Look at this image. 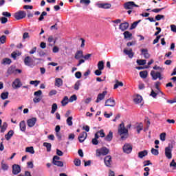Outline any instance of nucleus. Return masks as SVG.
<instances>
[{
	"label": "nucleus",
	"instance_id": "f257e3e1",
	"mask_svg": "<svg viewBox=\"0 0 176 176\" xmlns=\"http://www.w3.org/2000/svg\"><path fill=\"white\" fill-rule=\"evenodd\" d=\"M118 134L121 135V140L124 141L129 138V130L124 126V123H121L118 127Z\"/></svg>",
	"mask_w": 176,
	"mask_h": 176
},
{
	"label": "nucleus",
	"instance_id": "f03ea898",
	"mask_svg": "<svg viewBox=\"0 0 176 176\" xmlns=\"http://www.w3.org/2000/svg\"><path fill=\"white\" fill-rule=\"evenodd\" d=\"M173 148H174L173 143H169L168 146L165 148V155L167 159H171L173 157Z\"/></svg>",
	"mask_w": 176,
	"mask_h": 176
},
{
	"label": "nucleus",
	"instance_id": "7ed1b4c3",
	"mask_svg": "<svg viewBox=\"0 0 176 176\" xmlns=\"http://www.w3.org/2000/svg\"><path fill=\"white\" fill-rule=\"evenodd\" d=\"M109 153V149L107 147H102L96 150V156L100 157V156H107Z\"/></svg>",
	"mask_w": 176,
	"mask_h": 176
},
{
	"label": "nucleus",
	"instance_id": "20e7f679",
	"mask_svg": "<svg viewBox=\"0 0 176 176\" xmlns=\"http://www.w3.org/2000/svg\"><path fill=\"white\" fill-rule=\"evenodd\" d=\"M124 8L126 10H133L134 8H139V6L135 4L134 1H128L124 4Z\"/></svg>",
	"mask_w": 176,
	"mask_h": 176
},
{
	"label": "nucleus",
	"instance_id": "39448f33",
	"mask_svg": "<svg viewBox=\"0 0 176 176\" xmlns=\"http://www.w3.org/2000/svg\"><path fill=\"white\" fill-rule=\"evenodd\" d=\"M25 16H27V13H25V11L23 10H19L14 14V17L16 20H22V19H25Z\"/></svg>",
	"mask_w": 176,
	"mask_h": 176
},
{
	"label": "nucleus",
	"instance_id": "423d86ee",
	"mask_svg": "<svg viewBox=\"0 0 176 176\" xmlns=\"http://www.w3.org/2000/svg\"><path fill=\"white\" fill-rule=\"evenodd\" d=\"M151 75L152 76L153 80H156L157 79L162 80V79H163L162 74L159 72H155V71L152 70L151 72Z\"/></svg>",
	"mask_w": 176,
	"mask_h": 176
},
{
	"label": "nucleus",
	"instance_id": "0eeeda50",
	"mask_svg": "<svg viewBox=\"0 0 176 176\" xmlns=\"http://www.w3.org/2000/svg\"><path fill=\"white\" fill-rule=\"evenodd\" d=\"M122 149L124 153H131V151H133V146H131V144L126 143L124 145Z\"/></svg>",
	"mask_w": 176,
	"mask_h": 176
},
{
	"label": "nucleus",
	"instance_id": "6e6552de",
	"mask_svg": "<svg viewBox=\"0 0 176 176\" xmlns=\"http://www.w3.org/2000/svg\"><path fill=\"white\" fill-rule=\"evenodd\" d=\"M20 173H21V168L20 166L14 164L12 166V174H14V175H17V174H20Z\"/></svg>",
	"mask_w": 176,
	"mask_h": 176
},
{
	"label": "nucleus",
	"instance_id": "1a4fd4ad",
	"mask_svg": "<svg viewBox=\"0 0 176 176\" xmlns=\"http://www.w3.org/2000/svg\"><path fill=\"white\" fill-rule=\"evenodd\" d=\"M96 6H98V8H99V9H111L112 5L111 3H97Z\"/></svg>",
	"mask_w": 176,
	"mask_h": 176
},
{
	"label": "nucleus",
	"instance_id": "9d476101",
	"mask_svg": "<svg viewBox=\"0 0 176 176\" xmlns=\"http://www.w3.org/2000/svg\"><path fill=\"white\" fill-rule=\"evenodd\" d=\"M107 93L108 92L107 91H104L102 94H99L98 95L96 102H97V104H98V102H100V101H102V100H104L105 98V96H107Z\"/></svg>",
	"mask_w": 176,
	"mask_h": 176
},
{
	"label": "nucleus",
	"instance_id": "9b49d317",
	"mask_svg": "<svg viewBox=\"0 0 176 176\" xmlns=\"http://www.w3.org/2000/svg\"><path fill=\"white\" fill-rule=\"evenodd\" d=\"M104 164L107 167H111L112 164V157L111 155H107L104 159Z\"/></svg>",
	"mask_w": 176,
	"mask_h": 176
},
{
	"label": "nucleus",
	"instance_id": "f8f14e48",
	"mask_svg": "<svg viewBox=\"0 0 176 176\" xmlns=\"http://www.w3.org/2000/svg\"><path fill=\"white\" fill-rule=\"evenodd\" d=\"M21 86H22L21 81H20L19 78L15 79L12 82L13 89H19L21 87Z\"/></svg>",
	"mask_w": 176,
	"mask_h": 176
},
{
	"label": "nucleus",
	"instance_id": "ddd939ff",
	"mask_svg": "<svg viewBox=\"0 0 176 176\" xmlns=\"http://www.w3.org/2000/svg\"><path fill=\"white\" fill-rule=\"evenodd\" d=\"M115 105H116V102H115V100L112 98L107 99L105 101V107H115Z\"/></svg>",
	"mask_w": 176,
	"mask_h": 176
},
{
	"label": "nucleus",
	"instance_id": "4468645a",
	"mask_svg": "<svg viewBox=\"0 0 176 176\" xmlns=\"http://www.w3.org/2000/svg\"><path fill=\"white\" fill-rule=\"evenodd\" d=\"M87 138V133L82 132L78 136L79 142H84V141Z\"/></svg>",
	"mask_w": 176,
	"mask_h": 176
},
{
	"label": "nucleus",
	"instance_id": "2eb2a0df",
	"mask_svg": "<svg viewBox=\"0 0 176 176\" xmlns=\"http://www.w3.org/2000/svg\"><path fill=\"white\" fill-rule=\"evenodd\" d=\"M35 123H36V118H32L28 120V127H34L35 126Z\"/></svg>",
	"mask_w": 176,
	"mask_h": 176
},
{
	"label": "nucleus",
	"instance_id": "dca6fc26",
	"mask_svg": "<svg viewBox=\"0 0 176 176\" xmlns=\"http://www.w3.org/2000/svg\"><path fill=\"white\" fill-rule=\"evenodd\" d=\"M0 133H3L4 131H6V129H8V123L7 122H3L2 125V120L0 119Z\"/></svg>",
	"mask_w": 176,
	"mask_h": 176
},
{
	"label": "nucleus",
	"instance_id": "f3484780",
	"mask_svg": "<svg viewBox=\"0 0 176 176\" xmlns=\"http://www.w3.org/2000/svg\"><path fill=\"white\" fill-rule=\"evenodd\" d=\"M124 54H126V56H129V58H133L134 57V53H133V50H127L124 49Z\"/></svg>",
	"mask_w": 176,
	"mask_h": 176
},
{
	"label": "nucleus",
	"instance_id": "a211bd4d",
	"mask_svg": "<svg viewBox=\"0 0 176 176\" xmlns=\"http://www.w3.org/2000/svg\"><path fill=\"white\" fill-rule=\"evenodd\" d=\"M133 101L135 104H141L142 102V96L138 94L134 97Z\"/></svg>",
	"mask_w": 176,
	"mask_h": 176
},
{
	"label": "nucleus",
	"instance_id": "6ab92c4d",
	"mask_svg": "<svg viewBox=\"0 0 176 176\" xmlns=\"http://www.w3.org/2000/svg\"><path fill=\"white\" fill-rule=\"evenodd\" d=\"M1 166L3 171H8L9 170V165L3 160L1 162Z\"/></svg>",
	"mask_w": 176,
	"mask_h": 176
},
{
	"label": "nucleus",
	"instance_id": "aec40b11",
	"mask_svg": "<svg viewBox=\"0 0 176 176\" xmlns=\"http://www.w3.org/2000/svg\"><path fill=\"white\" fill-rule=\"evenodd\" d=\"M129 23L124 22L120 25L119 29L121 30V31H126L129 28Z\"/></svg>",
	"mask_w": 176,
	"mask_h": 176
},
{
	"label": "nucleus",
	"instance_id": "412c9836",
	"mask_svg": "<svg viewBox=\"0 0 176 176\" xmlns=\"http://www.w3.org/2000/svg\"><path fill=\"white\" fill-rule=\"evenodd\" d=\"M74 58H76V60L83 58V51L82 50L77 51L75 54Z\"/></svg>",
	"mask_w": 176,
	"mask_h": 176
},
{
	"label": "nucleus",
	"instance_id": "4be33fe9",
	"mask_svg": "<svg viewBox=\"0 0 176 176\" xmlns=\"http://www.w3.org/2000/svg\"><path fill=\"white\" fill-rule=\"evenodd\" d=\"M112 138H113V133L112 131H109V134L104 138V140L107 141V142H111L112 141Z\"/></svg>",
	"mask_w": 176,
	"mask_h": 176
},
{
	"label": "nucleus",
	"instance_id": "5701e85b",
	"mask_svg": "<svg viewBox=\"0 0 176 176\" xmlns=\"http://www.w3.org/2000/svg\"><path fill=\"white\" fill-rule=\"evenodd\" d=\"M1 64L3 65H10L12 64V60L9 58H5L2 60Z\"/></svg>",
	"mask_w": 176,
	"mask_h": 176
},
{
	"label": "nucleus",
	"instance_id": "b1692460",
	"mask_svg": "<svg viewBox=\"0 0 176 176\" xmlns=\"http://www.w3.org/2000/svg\"><path fill=\"white\" fill-rule=\"evenodd\" d=\"M14 134V132L13 130H10L7 134L5 135V138L7 140V141H9L13 137V135Z\"/></svg>",
	"mask_w": 176,
	"mask_h": 176
},
{
	"label": "nucleus",
	"instance_id": "393cba45",
	"mask_svg": "<svg viewBox=\"0 0 176 176\" xmlns=\"http://www.w3.org/2000/svg\"><path fill=\"white\" fill-rule=\"evenodd\" d=\"M55 86H56V87H60V86H63V80L61 78H56L55 79Z\"/></svg>",
	"mask_w": 176,
	"mask_h": 176
},
{
	"label": "nucleus",
	"instance_id": "a878e982",
	"mask_svg": "<svg viewBox=\"0 0 176 176\" xmlns=\"http://www.w3.org/2000/svg\"><path fill=\"white\" fill-rule=\"evenodd\" d=\"M147 155L148 151L144 150L138 153V157H140V159H142L143 157H145V156H146Z\"/></svg>",
	"mask_w": 176,
	"mask_h": 176
},
{
	"label": "nucleus",
	"instance_id": "bb28decb",
	"mask_svg": "<svg viewBox=\"0 0 176 176\" xmlns=\"http://www.w3.org/2000/svg\"><path fill=\"white\" fill-rule=\"evenodd\" d=\"M14 72H16V67L14 66L10 67L7 70V74L8 75H12V74H14Z\"/></svg>",
	"mask_w": 176,
	"mask_h": 176
},
{
	"label": "nucleus",
	"instance_id": "cd10ccee",
	"mask_svg": "<svg viewBox=\"0 0 176 176\" xmlns=\"http://www.w3.org/2000/svg\"><path fill=\"white\" fill-rule=\"evenodd\" d=\"M142 54H143L144 58H149L151 55H149V53H148V50L146 49H142Z\"/></svg>",
	"mask_w": 176,
	"mask_h": 176
},
{
	"label": "nucleus",
	"instance_id": "c85d7f7f",
	"mask_svg": "<svg viewBox=\"0 0 176 176\" xmlns=\"http://www.w3.org/2000/svg\"><path fill=\"white\" fill-rule=\"evenodd\" d=\"M24 63L26 65H30L32 63V58L27 56L24 59Z\"/></svg>",
	"mask_w": 176,
	"mask_h": 176
},
{
	"label": "nucleus",
	"instance_id": "c756f323",
	"mask_svg": "<svg viewBox=\"0 0 176 176\" xmlns=\"http://www.w3.org/2000/svg\"><path fill=\"white\" fill-rule=\"evenodd\" d=\"M25 152L28 153H31V155H34V153H35V151L34 150L33 146L27 147L25 148Z\"/></svg>",
	"mask_w": 176,
	"mask_h": 176
},
{
	"label": "nucleus",
	"instance_id": "7c9ffc66",
	"mask_svg": "<svg viewBox=\"0 0 176 176\" xmlns=\"http://www.w3.org/2000/svg\"><path fill=\"white\" fill-rule=\"evenodd\" d=\"M140 76L142 79H146V77L148 76V72L146 71H142L140 72Z\"/></svg>",
	"mask_w": 176,
	"mask_h": 176
},
{
	"label": "nucleus",
	"instance_id": "2f4dec72",
	"mask_svg": "<svg viewBox=\"0 0 176 176\" xmlns=\"http://www.w3.org/2000/svg\"><path fill=\"white\" fill-rule=\"evenodd\" d=\"M43 146H45V148H47V152H50L52 151V144L44 142Z\"/></svg>",
	"mask_w": 176,
	"mask_h": 176
},
{
	"label": "nucleus",
	"instance_id": "473e14b6",
	"mask_svg": "<svg viewBox=\"0 0 176 176\" xmlns=\"http://www.w3.org/2000/svg\"><path fill=\"white\" fill-rule=\"evenodd\" d=\"M118 87H123V82L116 80V84L114 85V89H118Z\"/></svg>",
	"mask_w": 176,
	"mask_h": 176
},
{
	"label": "nucleus",
	"instance_id": "72a5a7b5",
	"mask_svg": "<svg viewBox=\"0 0 176 176\" xmlns=\"http://www.w3.org/2000/svg\"><path fill=\"white\" fill-rule=\"evenodd\" d=\"M136 129H137L138 134H140V133H141V131H142L144 129V125L142 124V123H140L136 126Z\"/></svg>",
	"mask_w": 176,
	"mask_h": 176
},
{
	"label": "nucleus",
	"instance_id": "f704fd0d",
	"mask_svg": "<svg viewBox=\"0 0 176 176\" xmlns=\"http://www.w3.org/2000/svg\"><path fill=\"white\" fill-rule=\"evenodd\" d=\"M98 68L99 71H102V69H104V61L101 60L98 62Z\"/></svg>",
	"mask_w": 176,
	"mask_h": 176
},
{
	"label": "nucleus",
	"instance_id": "c9c22d12",
	"mask_svg": "<svg viewBox=\"0 0 176 176\" xmlns=\"http://www.w3.org/2000/svg\"><path fill=\"white\" fill-rule=\"evenodd\" d=\"M20 129L21 131H25V122L21 121L19 124Z\"/></svg>",
	"mask_w": 176,
	"mask_h": 176
},
{
	"label": "nucleus",
	"instance_id": "e433bc0d",
	"mask_svg": "<svg viewBox=\"0 0 176 176\" xmlns=\"http://www.w3.org/2000/svg\"><path fill=\"white\" fill-rule=\"evenodd\" d=\"M53 164L58 167H63L64 166V163L61 161H54Z\"/></svg>",
	"mask_w": 176,
	"mask_h": 176
},
{
	"label": "nucleus",
	"instance_id": "4c0bfd02",
	"mask_svg": "<svg viewBox=\"0 0 176 176\" xmlns=\"http://www.w3.org/2000/svg\"><path fill=\"white\" fill-rule=\"evenodd\" d=\"M160 91H153V89L151 90V93L150 94V96H151V97H153V98H156V97L157 96V95L159 94Z\"/></svg>",
	"mask_w": 176,
	"mask_h": 176
},
{
	"label": "nucleus",
	"instance_id": "58836bf2",
	"mask_svg": "<svg viewBox=\"0 0 176 176\" xmlns=\"http://www.w3.org/2000/svg\"><path fill=\"white\" fill-rule=\"evenodd\" d=\"M61 104L63 105V107H65V105H67V104H68V96H65L63 99V100L61 101Z\"/></svg>",
	"mask_w": 176,
	"mask_h": 176
},
{
	"label": "nucleus",
	"instance_id": "ea45409f",
	"mask_svg": "<svg viewBox=\"0 0 176 176\" xmlns=\"http://www.w3.org/2000/svg\"><path fill=\"white\" fill-rule=\"evenodd\" d=\"M9 97V93L8 92H3L1 95V98L2 100H6Z\"/></svg>",
	"mask_w": 176,
	"mask_h": 176
},
{
	"label": "nucleus",
	"instance_id": "a19ab883",
	"mask_svg": "<svg viewBox=\"0 0 176 176\" xmlns=\"http://www.w3.org/2000/svg\"><path fill=\"white\" fill-rule=\"evenodd\" d=\"M45 16H47V12L43 11L40 15V17L38 18V21H42L43 19H45Z\"/></svg>",
	"mask_w": 176,
	"mask_h": 176
},
{
	"label": "nucleus",
	"instance_id": "79ce46f5",
	"mask_svg": "<svg viewBox=\"0 0 176 176\" xmlns=\"http://www.w3.org/2000/svg\"><path fill=\"white\" fill-rule=\"evenodd\" d=\"M57 104L54 103L52 106V111H51V113H55L56 111H57Z\"/></svg>",
	"mask_w": 176,
	"mask_h": 176
},
{
	"label": "nucleus",
	"instance_id": "37998d69",
	"mask_svg": "<svg viewBox=\"0 0 176 176\" xmlns=\"http://www.w3.org/2000/svg\"><path fill=\"white\" fill-rule=\"evenodd\" d=\"M136 63L138 65H145L146 64V60H137Z\"/></svg>",
	"mask_w": 176,
	"mask_h": 176
},
{
	"label": "nucleus",
	"instance_id": "c03bdc74",
	"mask_svg": "<svg viewBox=\"0 0 176 176\" xmlns=\"http://www.w3.org/2000/svg\"><path fill=\"white\" fill-rule=\"evenodd\" d=\"M132 35L133 34L129 31H126L125 32H124V36L126 39H128V38H131Z\"/></svg>",
	"mask_w": 176,
	"mask_h": 176
},
{
	"label": "nucleus",
	"instance_id": "a18cd8bd",
	"mask_svg": "<svg viewBox=\"0 0 176 176\" xmlns=\"http://www.w3.org/2000/svg\"><path fill=\"white\" fill-rule=\"evenodd\" d=\"M72 116H70V117H68L66 122H67V124L69 125V126H72V124H74V123L72 122Z\"/></svg>",
	"mask_w": 176,
	"mask_h": 176
},
{
	"label": "nucleus",
	"instance_id": "49530a36",
	"mask_svg": "<svg viewBox=\"0 0 176 176\" xmlns=\"http://www.w3.org/2000/svg\"><path fill=\"white\" fill-rule=\"evenodd\" d=\"M139 23H141V20L134 22L131 26V30H134L138 25Z\"/></svg>",
	"mask_w": 176,
	"mask_h": 176
},
{
	"label": "nucleus",
	"instance_id": "de8ad7c7",
	"mask_svg": "<svg viewBox=\"0 0 176 176\" xmlns=\"http://www.w3.org/2000/svg\"><path fill=\"white\" fill-rule=\"evenodd\" d=\"M76 100H78L76 95H73L69 98V102H74V101H76Z\"/></svg>",
	"mask_w": 176,
	"mask_h": 176
},
{
	"label": "nucleus",
	"instance_id": "09e8293b",
	"mask_svg": "<svg viewBox=\"0 0 176 176\" xmlns=\"http://www.w3.org/2000/svg\"><path fill=\"white\" fill-rule=\"evenodd\" d=\"M39 83H41V81H38V80H31L30 82V84L34 85L35 87H36V86H38Z\"/></svg>",
	"mask_w": 176,
	"mask_h": 176
},
{
	"label": "nucleus",
	"instance_id": "8fccbe9b",
	"mask_svg": "<svg viewBox=\"0 0 176 176\" xmlns=\"http://www.w3.org/2000/svg\"><path fill=\"white\" fill-rule=\"evenodd\" d=\"M151 153H152V155H154L155 156H157V155H159V150L152 148L151 149Z\"/></svg>",
	"mask_w": 176,
	"mask_h": 176
},
{
	"label": "nucleus",
	"instance_id": "3c124183",
	"mask_svg": "<svg viewBox=\"0 0 176 176\" xmlns=\"http://www.w3.org/2000/svg\"><path fill=\"white\" fill-rule=\"evenodd\" d=\"M80 3H84V5H86V6H88V5H90V0H80Z\"/></svg>",
	"mask_w": 176,
	"mask_h": 176
},
{
	"label": "nucleus",
	"instance_id": "603ef678",
	"mask_svg": "<svg viewBox=\"0 0 176 176\" xmlns=\"http://www.w3.org/2000/svg\"><path fill=\"white\" fill-rule=\"evenodd\" d=\"M98 134H99L100 137H101V138H104V137H105V133H104V130H100L99 131H98Z\"/></svg>",
	"mask_w": 176,
	"mask_h": 176
},
{
	"label": "nucleus",
	"instance_id": "864d4df0",
	"mask_svg": "<svg viewBox=\"0 0 176 176\" xmlns=\"http://www.w3.org/2000/svg\"><path fill=\"white\" fill-rule=\"evenodd\" d=\"M0 42L1 43L3 44L5 42H6V36L3 35L0 37Z\"/></svg>",
	"mask_w": 176,
	"mask_h": 176
},
{
	"label": "nucleus",
	"instance_id": "5fc2aeb1",
	"mask_svg": "<svg viewBox=\"0 0 176 176\" xmlns=\"http://www.w3.org/2000/svg\"><path fill=\"white\" fill-rule=\"evenodd\" d=\"M0 21H1V24H6V22L8 21V18L2 16L1 19L0 18Z\"/></svg>",
	"mask_w": 176,
	"mask_h": 176
},
{
	"label": "nucleus",
	"instance_id": "6e6d98bb",
	"mask_svg": "<svg viewBox=\"0 0 176 176\" xmlns=\"http://www.w3.org/2000/svg\"><path fill=\"white\" fill-rule=\"evenodd\" d=\"M161 141H166V133H162L160 135Z\"/></svg>",
	"mask_w": 176,
	"mask_h": 176
},
{
	"label": "nucleus",
	"instance_id": "4d7b16f0",
	"mask_svg": "<svg viewBox=\"0 0 176 176\" xmlns=\"http://www.w3.org/2000/svg\"><path fill=\"white\" fill-rule=\"evenodd\" d=\"M34 96H35L36 97H41V96H42V91L41 90H38L37 91H35L34 94Z\"/></svg>",
	"mask_w": 176,
	"mask_h": 176
},
{
	"label": "nucleus",
	"instance_id": "13d9d810",
	"mask_svg": "<svg viewBox=\"0 0 176 176\" xmlns=\"http://www.w3.org/2000/svg\"><path fill=\"white\" fill-rule=\"evenodd\" d=\"M80 87V82L79 81H77L74 85V89L75 90H79V87Z\"/></svg>",
	"mask_w": 176,
	"mask_h": 176
},
{
	"label": "nucleus",
	"instance_id": "bf43d9fd",
	"mask_svg": "<svg viewBox=\"0 0 176 176\" xmlns=\"http://www.w3.org/2000/svg\"><path fill=\"white\" fill-rule=\"evenodd\" d=\"M75 76L77 79H80V78H82V73L80 72H77L75 73Z\"/></svg>",
	"mask_w": 176,
	"mask_h": 176
},
{
	"label": "nucleus",
	"instance_id": "052dcab7",
	"mask_svg": "<svg viewBox=\"0 0 176 176\" xmlns=\"http://www.w3.org/2000/svg\"><path fill=\"white\" fill-rule=\"evenodd\" d=\"M2 16H4L5 17H10L12 16V14L8 12H3Z\"/></svg>",
	"mask_w": 176,
	"mask_h": 176
},
{
	"label": "nucleus",
	"instance_id": "680f3d73",
	"mask_svg": "<svg viewBox=\"0 0 176 176\" xmlns=\"http://www.w3.org/2000/svg\"><path fill=\"white\" fill-rule=\"evenodd\" d=\"M33 102H34V104H38V102H41V98L36 96V97L33 99Z\"/></svg>",
	"mask_w": 176,
	"mask_h": 176
},
{
	"label": "nucleus",
	"instance_id": "e2e57ef3",
	"mask_svg": "<svg viewBox=\"0 0 176 176\" xmlns=\"http://www.w3.org/2000/svg\"><path fill=\"white\" fill-rule=\"evenodd\" d=\"M23 9H25V10H28V9L32 10V9H34V6L25 5V6H23Z\"/></svg>",
	"mask_w": 176,
	"mask_h": 176
},
{
	"label": "nucleus",
	"instance_id": "0e129e2a",
	"mask_svg": "<svg viewBox=\"0 0 176 176\" xmlns=\"http://www.w3.org/2000/svg\"><path fill=\"white\" fill-rule=\"evenodd\" d=\"M162 19H164V15L158 14L155 16V20H157V21H159L160 20H162Z\"/></svg>",
	"mask_w": 176,
	"mask_h": 176
},
{
	"label": "nucleus",
	"instance_id": "69168bd1",
	"mask_svg": "<svg viewBox=\"0 0 176 176\" xmlns=\"http://www.w3.org/2000/svg\"><path fill=\"white\" fill-rule=\"evenodd\" d=\"M74 164H75V166H80V160H79V159H76V160H74Z\"/></svg>",
	"mask_w": 176,
	"mask_h": 176
},
{
	"label": "nucleus",
	"instance_id": "338daca9",
	"mask_svg": "<svg viewBox=\"0 0 176 176\" xmlns=\"http://www.w3.org/2000/svg\"><path fill=\"white\" fill-rule=\"evenodd\" d=\"M170 167H176V162L175 160H173L172 162L170 163Z\"/></svg>",
	"mask_w": 176,
	"mask_h": 176
},
{
	"label": "nucleus",
	"instance_id": "774afa93",
	"mask_svg": "<svg viewBox=\"0 0 176 176\" xmlns=\"http://www.w3.org/2000/svg\"><path fill=\"white\" fill-rule=\"evenodd\" d=\"M170 30L173 31V32H176V25H170Z\"/></svg>",
	"mask_w": 176,
	"mask_h": 176
}]
</instances>
